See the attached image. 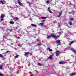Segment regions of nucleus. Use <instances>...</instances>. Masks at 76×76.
<instances>
[{
	"instance_id": "obj_1",
	"label": "nucleus",
	"mask_w": 76,
	"mask_h": 76,
	"mask_svg": "<svg viewBox=\"0 0 76 76\" xmlns=\"http://www.w3.org/2000/svg\"><path fill=\"white\" fill-rule=\"evenodd\" d=\"M53 37V38L55 39H57L58 38V37L56 36V35L54 34H51V36H48L47 37V38L48 39H49L50 38H51V37Z\"/></svg>"
},
{
	"instance_id": "obj_2",
	"label": "nucleus",
	"mask_w": 76,
	"mask_h": 76,
	"mask_svg": "<svg viewBox=\"0 0 76 76\" xmlns=\"http://www.w3.org/2000/svg\"><path fill=\"white\" fill-rule=\"evenodd\" d=\"M63 52H60L59 50H56V56H59L60 54H61V53H63Z\"/></svg>"
},
{
	"instance_id": "obj_3",
	"label": "nucleus",
	"mask_w": 76,
	"mask_h": 76,
	"mask_svg": "<svg viewBox=\"0 0 76 76\" xmlns=\"http://www.w3.org/2000/svg\"><path fill=\"white\" fill-rule=\"evenodd\" d=\"M4 14H1V21H3V18H4Z\"/></svg>"
},
{
	"instance_id": "obj_4",
	"label": "nucleus",
	"mask_w": 76,
	"mask_h": 76,
	"mask_svg": "<svg viewBox=\"0 0 76 76\" xmlns=\"http://www.w3.org/2000/svg\"><path fill=\"white\" fill-rule=\"evenodd\" d=\"M61 40H57L56 41V42L58 44V45H61V43L60 42Z\"/></svg>"
},
{
	"instance_id": "obj_5",
	"label": "nucleus",
	"mask_w": 76,
	"mask_h": 76,
	"mask_svg": "<svg viewBox=\"0 0 76 76\" xmlns=\"http://www.w3.org/2000/svg\"><path fill=\"white\" fill-rule=\"evenodd\" d=\"M59 15H58L57 16V17H58V18H59V17H60V16H61V14H62V11H60V12H59Z\"/></svg>"
},
{
	"instance_id": "obj_6",
	"label": "nucleus",
	"mask_w": 76,
	"mask_h": 76,
	"mask_svg": "<svg viewBox=\"0 0 76 76\" xmlns=\"http://www.w3.org/2000/svg\"><path fill=\"white\" fill-rule=\"evenodd\" d=\"M71 51H72L74 52V53L76 54V50H75L74 49L72 48L71 49Z\"/></svg>"
},
{
	"instance_id": "obj_7",
	"label": "nucleus",
	"mask_w": 76,
	"mask_h": 76,
	"mask_svg": "<svg viewBox=\"0 0 76 76\" xmlns=\"http://www.w3.org/2000/svg\"><path fill=\"white\" fill-rule=\"evenodd\" d=\"M29 52H25V54H24V56H27V55H28V54H29Z\"/></svg>"
},
{
	"instance_id": "obj_8",
	"label": "nucleus",
	"mask_w": 76,
	"mask_h": 76,
	"mask_svg": "<svg viewBox=\"0 0 76 76\" xmlns=\"http://www.w3.org/2000/svg\"><path fill=\"white\" fill-rule=\"evenodd\" d=\"M53 55H50V56L48 58L49 59H52L53 58Z\"/></svg>"
},
{
	"instance_id": "obj_9",
	"label": "nucleus",
	"mask_w": 76,
	"mask_h": 76,
	"mask_svg": "<svg viewBox=\"0 0 76 76\" xmlns=\"http://www.w3.org/2000/svg\"><path fill=\"white\" fill-rule=\"evenodd\" d=\"M75 75H76V74H75V73H72L70 74V75L71 76H75Z\"/></svg>"
},
{
	"instance_id": "obj_10",
	"label": "nucleus",
	"mask_w": 76,
	"mask_h": 76,
	"mask_svg": "<svg viewBox=\"0 0 76 76\" xmlns=\"http://www.w3.org/2000/svg\"><path fill=\"white\" fill-rule=\"evenodd\" d=\"M18 3L20 5V6H23L22 4V3H20V1H18Z\"/></svg>"
},
{
	"instance_id": "obj_11",
	"label": "nucleus",
	"mask_w": 76,
	"mask_h": 76,
	"mask_svg": "<svg viewBox=\"0 0 76 76\" xmlns=\"http://www.w3.org/2000/svg\"><path fill=\"white\" fill-rule=\"evenodd\" d=\"M48 11L50 12V13H52V12L51 11V10H50V7H48Z\"/></svg>"
},
{
	"instance_id": "obj_12",
	"label": "nucleus",
	"mask_w": 76,
	"mask_h": 76,
	"mask_svg": "<svg viewBox=\"0 0 76 76\" xmlns=\"http://www.w3.org/2000/svg\"><path fill=\"white\" fill-rule=\"evenodd\" d=\"M31 25L32 26H33V27H36V26H37V25L32 24H31Z\"/></svg>"
},
{
	"instance_id": "obj_13",
	"label": "nucleus",
	"mask_w": 76,
	"mask_h": 76,
	"mask_svg": "<svg viewBox=\"0 0 76 76\" xmlns=\"http://www.w3.org/2000/svg\"><path fill=\"white\" fill-rule=\"evenodd\" d=\"M69 23V25H72V21H70Z\"/></svg>"
},
{
	"instance_id": "obj_14",
	"label": "nucleus",
	"mask_w": 76,
	"mask_h": 76,
	"mask_svg": "<svg viewBox=\"0 0 76 76\" xmlns=\"http://www.w3.org/2000/svg\"><path fill=\"white\" fill-rule=\"evenodd\" d=\"M9 23L10 24H13L14 23V22H13V21H10L9 22Z\"/></svg>"
},
{
	"instance_id": "obj_15",
	"label": "nucleus",
	"mask_w": 76,
	"mask_h": 76,
	"mask_svg": "<svg viewBox=\"0 0 76 76\" xmlns=\"http://www.w3.org/2000/svg\"><path fill=\"white\" fill-rule=\"evenodd\" d=\"M41 19H45L47 17H42L41 18Z\"/></svg>"
},
{
	"instance_id": "obj_16",
	"label": "nucleus",
	"mask_w": 76,
	"mask_h": 76,
	"mask_svg": "<svg viewBox=\"0 0 76 76\" xmlns=\"http://www.w3.org/2000/svg\"><path fill=\"white\" fill-rule=\"evenodd\" d=\"M0 69L1 70L3 69V65H0Z\"/></svg>"
},
{
	"instance_id": "obj_17",
	"label": "nucleus",
	"mask_w": 76,
	"mask_h": 76,
	"mask_svg": "<svg viewBox=\"0 0 76 76\" xmlns=\"http://www.w3.org/2000/svg\"><path fill=\"white\" fill-rule=\"evenodd\" d=\"M64 62L63 61H60L59 62V64H63Z\"/></svg>"
},
{
	"instance_id": "obj_18",
	"label": "nucleus",
	"mask_w": 76,
	"mask_h": 76,
	"mask_svg": "<svg viewBox=\"0 0 76 76\" xmlns=\"http://www.w3.org/2000/svg\"><path fill=\"white\" fill-rule=\"evenodd\" d=\"M0 2L1 3V4H4V2L3 1H1Z\"/></svg>"
},
{
	"instance_id": "obj_19",
	"label": "nucleus",
	"mask_w": 76,
	"mask_h": 76,
	"mask_svg": "<svg viewBox=\"0 0 76 76\" xmlns=\"http://www.w3.org/2000/svg\"><path fill=\"white\" fill-rule=\"evenodd\" d=\"M74 42L73 41L71 42L70 43H69V45H70L71 44H73V43Z\"/></svg>"
},
{
	"instance_id": "obj_20",
	"label": "nucleus",
	"mask_w": 76,
	"mask_h": 76,
	"mask_svg": "<svg viewBox=\"0 0 76 76\" xmlns=\"http://www.w3.org/2000/svg\"><path fill=\"white\" fill-rule=\"evenodd\" d=\"M43 24H44V23H39V25H41V26H43Z\"/></svg>"
},
{
	"instance_id": "obj_21",
	"label": "nucleus",
	"mask_w": 76,
	"mask_h": 76,
	"mask_svg": "<svg viewBox=\"0 0 76 76\" xmlns=\"http://www.w3.org/2000/svg\"><path fill=\"white\" fill-rule=\"evenodd\" d=\"M48 50L49 51H53V50H52V49H51L50 48H48Z\"/></svg>"
},
{
	"instance_id": "obj_22",
	"label": "nucleus",
	"mask_w": 76,
	"mask_h": 76,
	"mask_svg": "<svg viewBox=\"0 0 76 76\" xmlns=\"http://www.w3.org/2000/svg\"><path fill=\"white\" fill-rule=\"evenodd\" d=\"M38 65H39V66H42V64H40V63H39L38 64Z\"/></svg>"
},
{
	"instance_id": "obj_23",
	"label": "nucleus",
	"mask_w": 76,
	"mask_h": 76,
	"mask_svg": "<svg viewBox=\"0 0 76 76\" xmlns=\"http://www.w3.org/2000/svg\"><path fill=\"white\" fill-rule=\"evenodd\" d=\"M0 57H1V58H3V56L1 54H0Z\"/></svg>"
},
{
	"instance_id": "obj_24",
	"label": "nucleus",
	"mask_w": 76,
	"mask_h": 76,
	"mask_svg": "<svg viewBox=\"0 0 76 76\" xmlns=\"http://www.w3.org/2000/svg\"><path fill=\"white\" fill-rule=\"evenodd\" d=\"M27 3H28V4H29V5H30V4H31L32 3L31 2H27Z\"/></svg>"
},
{
	"instance_id": "obj_25",
	"label": "nucleus",
	"mask_w": 76,
	"mask_h": 76,
	"mask_svg": "<svg viewBox=\"0 0 76 76\" xmlns=\"http://www.w3.org/2000/svg\"><path fill=\"white\" fill-rule=\"evenodd\" d=\"M0 76H4V75L2 73H0Z\"/></svg>"
},
{
	"instance_id": "obj_26",
	"label": "nucleus",
	"mask_w": 76,
	"mask_h": 76,
	"mask_svg": "<svg viewBox=\"0 0 76 76\" xmlns=\"http://www.w3.org/2000/svg\"><path fill=\"white\" fill-rule=\"evenodd\" d=\"M15 19H16V20H19V18H18V17H15Z\"/></svg>"
},
{
	"instance_id": "obj_27",
	"label": "nucleus",
	"mask_w": 76,
	"mask_h": 76,
	"mask_svg": "<svg viewBox=\"0 0 76 76\" xmlns=\"http://www.w3.org/2000/svg\"><path fill=\"white\" fill-rule=\"evenodd\" d=\"M18 47H22V46L20 45L19 44H18Z\"/></svg>"
},
{
	"instance_id": "obj_28",
	"label": "nucleus",
	"mask_w": 76,
	"mask_h": 76,
	"mask_svg": "<svg viewBox=\"0 0 76 76\" xmlns=\"http://www.w3.org/2000/svg\"><path fill=\"white\" fill-rule=\"evenodd\" d=\"M63 33L62 32H59L58 33L59 34H60V35H61V34H62Z\"/></svg>"
},
{
	"instance_id": "obj_29",
	"label": "nucleus",
	"mask_w": 76,
	"mask_h": 76,
	"mask_svg": "<svg viewBox=\"0 0 76 76\" xmlns=\"http://www.w3.org/2000/svg\"><path fill=\"white\" fill-rule=\"evenodd\" d=\"M70 20H73V18H71L69 19Z\"/></svg>"
},
{
	"instance_id": "obj_30",
	"label": "nucleus",
	"mask_w": 76,
	"mask_h": 76,
	"mask_svg": "<svg viewBox=\"0 0 76 76\" xmlns=\"http://www.w3.org/2000/svg\"><path fill=\"white\" fill-rule=\"evenodd\" d=\"M10 53V51H7V52H5V53Z\"/></svg>"
},
{
	"instance_id": "obj_31",
	"label": "nucleus",
	"mask_w": 76,
	"mask_h": 76,
	"mask_svg": "<svg viewBox=\"0 0 76 76\" xmlns=\"http://www.w3.org/2000/svg\"><path fill=\"white\" fill-rule=\"evenodd\" d=\"M29 45H30V46H31V45H32V44L31 43H29L28 44Z\"/></svg>"
},
{
	"instance_id": "obj_32",
	"label": "nucleus",
	"mask_w": 76,
	"mask_h": 76,
	"mask_svg": "<svg viewBox=\"0 0 76 76\" xmlns=\"http://www.w3.org/2000/svg\"><path fill=\"white\" fill-rule=\"evenodd\" d=\"M15 58H18V55H16L15 56Z\"/></svg>"
},
{
	"instance_id": "obj_33",
	"label": "nucleus",
	"mask_w": 76,
	"mask_h": 76,
	"mask_svg": "<svg viewBox=\"0 0 76 76\" xmlns=\"http://www.w3.org/2000/svg\"><path fill=\"white\" fill-rule=\"evenodd\" d=\"M46 3H48V4L49 3V1H47Z\"/></svg>"
},
{
	"instance_id": "obj_34",
	"label": "nucleus",
	"mask_w": 76,
	"mask_h": 76,
	"mask_svg": "<svg viewBox=\"0 0 76 76\" xmlns=\"http://www.w3.org/2000/svg\"><path fill=\"white\" fill-rule=\"evenodd\" d=\"M42 44H38V45H41Z\"/></svg>"
},
{
	"instance_id": "obj_35",
	"label": "nucleus",
	"mask_w": 76,
	"mask_h": 76,
	"mask_svg": "<svg viewBox=\"0 0 76 76\" xmlns=\"http://www.w3.org/2000/svg\"><path fill=\"white\" fill-rule=\"evenodd\" d=\"M12 30H10L9 31H10V32H11L12 31Z\"/></svg>"
},
{
	"instance_id": "obj_36",
	"label": "nucleus",
	"mask_w": 76,
	"mask_h": 76,
	"mask_svg": "<svg viewBox=\"0 0 76 76\" xmlns=\"http://www.w3.org/2000/svg\"><path fill=\"white\" fill-rule=\"evenodd\" d=\"M69 4H70V5H71V4H72V3H71V2H70Z\"/></svg>"
},
{
	"instance_id": "obj_37",
	"label": "nucleus",
	"mask_w": 76,
	"mask_h": 76,
	"mask_svg": "<svg viewBox=\"0 0 76 76\" xmlns=\"http://www.w3.org/2000/svg\"><path fill=\"white\" fill-rule=\"evenodd\" d=\"M37 42H38L39 41V39H38V40L37 41Z\"/></svg>"
},
{
	"instance_id": "obj_38",
	"label": "nucleus",
	"mask_w": 76,
	"mask_h": 76,
	"mask_svg": "<svg viewBox=\"0 0 76 76\" xmlns=\"http://www.w3.org/2000/svg\"><path fill=\"white\" fill-rule=\"evenodd\" d=\"M60 26H58V27L59 28H60Z\"/></svg>"
},
{
	"instance_id": "obj_39",
	"label": "nucleus",
	"mask_w": 76,
	"mask_h": 76,
	"mask_svg": "<svg viewBox=\"0 0 76 76\" xmlns=\"http://www.w3.org/2000/svg\"><path fill=\"white\" fill-rule=\"evenodd\" d=\"M33 75H30V76H32Z\"/></svg>"
},
{
	"instance_id": "obj_40",
	"label": "nucleus",
	"mask_w": 76,
	"mask_h": 76,
	"mask_svg": "<svg viewBox=\"0 0 76 76\" xmlns=\"http://www.w3.org/2000/svg\"><path fill=\"white\" fill-rule=\"evenodd\" d=\"M39 61H40V59H39Z\"/></svg>"
},
{
	"instance_id": "obj_41",
	"label": "nucleus",
	"mask_w": 76,
	"mask_h": 76,
	"mask_svg": "<svg viewBox=\"0 0 76 76\" xmlns=\"http://www.w3.org/2000/svg\"><path fill=\"white\" fill-rule=\"evenodd\" d=\"M36 72H37V73L38 72V71H36Z\"/></svg>"
},
{
	"instance_id": "obj_42",
	"label": "nucleus",
	"mask_w": 76,
	"mask_h": 76,
	"mask_svg": "<svg viewBox=\"0 0 76 76\" xmlns=\"http://www.w3.org/2000/svg\"><path fill=\"white\" fill-rule=\"evenodd\" d=\"M71 13V12H69V13Z\"/></svg>"
},
{
	"instance_id": "obj_43",
	"label": "nucleus",
	"mask_w": 76,
	"mask_h": 76,
	"mask_svg": "<svg viewBox=\"0 0 76 76\" xmlns=\"http://www.w3.org/2000/svg\"><path fill=\"white\" fill-rule=\"evenodd\" d=\"M61 29H60V31H61Z\"/></svg>"
},
{
	"instance_id": "obj_44",
	"label": "nucleus",
	"mask_w": 76,
	"mask_h": 76,
	"mask_svg": "<svg viewBox=\"0 0 76 76\" xmlns=\"http://www.w3.org/2000/svg\"><path fill=\"white\" fill-rule=\"evenodd\" d=\"M19 38H20V37H19L18 38V39H19Z\"/></svg>"
},
{
	"instance_id": "obj_45",
	"label": "nucleus",
	"mask_w": 76,
	"mask_h": 76,
	"mask_svg": "<svg viewBox=\"0 0 76 76\" xmlns=\"http://www.w3.org/2000/svg\"><path fill=\"white\" fill-rule=\"evenodd\" d=\"M66 38H67V36H66Z\"/></svg>"
},
{
	"instance_id": "obj_46",
	"label": "nucleus",
	"mask_w": 76,
	"mask_h": 76,
	"mask_svg": "<svg viewBox=\"0 0 76 76\" xmlns=\"http://www.w3.org/2000/svg\"><path fill=\"white\" fill-rule=\"evenodd\" d=\"M18 0V1H19V0Z\"/></svg>"
},
{
	"instance_id": "obj_47",
	"label": "nucleus",
	"mask_w": 76,
	"mask_h": 76,
	"mask_svg": "<svg viewBox=\"0 0 76 76\" xmlns=\"http://www.w3.org/2000/svg\"><path fill=\"white\" fill-rule=\"evenodd\" d=\"M69 63H71V62H70Z\"/></svg>"
},
{
	"instance_id": "obj_48",
	"label": "nucleus",
	"mask_w": 76,
	"mask_h": 76,
	"mask_svg": "<svg viewBox=\"0 0 76 76\" xmlns=\"http://www.w3.org/2000/svg\"><path fill=\"white\" fill-rule=\"evenodd\" d=\"M18 70V71H19V70Z\"/></svg>"
},
{
	"instance_id": "obj_49",
	"label": "nucleus",
	"mask_w": 76,
	"mask_h": 76,
	"mask_svg": "<svg viewBox=\"0 0 76 76\" xmlns=\"http://www.w3.org/2000/svg\"><path fill=\"white\" fill-rule=\"evenodd\" d=\"M59 25V24H58V26Z\"/></svg>"
},
{
	"instance_id": "obj_50",
	"label": "nucleus",
	"mask_w": 76,
	"mask_h": 76,
	"mask_svg": "<svg viewBox=\"0 0 76 76\" xmlns=\"http://www.w3.org/2000/svg\"><path fill=\"white\" fill-rule=\"evenodd\" d=\"M68 28H69V26H68Z\"/></svg>"
}]
</instances>
